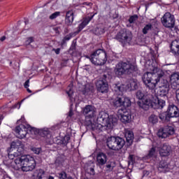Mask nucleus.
<instances>
[{
  "label": "nucleus",
  "mask_w": 179,
  "mask_h": 179,
  "mask_svg": "<svg viewBox=\"0 0 179 179\" xmlns=\"http://www.w3.org/2000/svg\"><path fill=\"white\" fill-rule=\"evenodd\" d=\"M106 145L110 150L118 152L125 146V140L120 136H110L106 140Z\"/></svg>",
  "instance_id": "6"
},
{
  "label": "nucleus",
  "mask_w": 179,
  "mask_h": 179,
  "mask_svg": "<svg viewBox=\"0 0 179 179\" xmlns=\"http://www.w3.org/2000/svg\"><path fill=\"white\" fill-rule=\"evenodd\" d=\"M59 178L60 179H66L68 178V175H66V172L62 171L59 173Z\"/></svg>",
  "instance_id": "47"
},
{
  "label": "nucleus",
  "mask_w": 179,
  "mask_h": 179,
  "mask_svg": "<svg viewBox=\"0 0 179 179\" xmlns=\"http://www.w3.org/2000/svg\"><path fill=\"white\" fill-rule=\"evenodd\" d=\"M150 105L152 107V108H155V109L159 108L160 110H162V108H163L164 106H166V101L162 99L157 98V99H155V101L152 102V100H150Z\"/></svg>",
  "instance_id": "20"
},
{
  "label": "nucleus",
  "mask_w": 179,
  "mask_h": 179,
  "mask_svg": "<svg viewBox=\"0 0 179 179\" xmlns=\"http://www.w3.org/2000/svg\"><path fill=\"white\" fill-rule=\"evenodd\" d=\"M170 153H171V146L168 143H164L159 148V155L162 157H166L167 156H170Z\"/></svg>",
  "instance_id": "19"
},
{
  "label": "nucleus",
  "mask_w": 179,
  "mask_h": 179,
  "mask_svg": "<svg viewBox=\"0 0 179 179\" xmlns=\"http://www.w3.org/2000/svg\"><path fill=\"white\" fill-rule=\"evenodd\" d=\"M139 86V83H138V80L131 79L129 81V87H130L131 90H136Z\"/></svg>",
  "instance_id": "29"
},
{
  "label": "nucleus",
  "mask_w": 179,
  "mask_h": 179,
  "mask_svg": "<svg viewBox=\"0 0 179 179\" xmlns=\"http://www.w3.org/2000/svg\"><path fill=\"white\" fill-rule=\"evenodd\" d=\"M32 150L34 153H36V155H39V153L41 152V148H33Z\"/></svg>",
  "instance_id": "49"
},
{
  "label": "nucleus",
  "mask_w": 179,
  "mask_h": 179,
  "mask_svg": "<svg viewBox=\"0 0 179 179\" xmlns=\"http://www.w3.org/2000/svg\"><path fill=\"white\" fill-rule=\"evenodd\" d=\"M107 76L100 78L96 83V89L99 93H107L108 92V83H107Z\"/></svg>",
  "instance_id": "13"
},
{
  "label": "nucleus",
  "mask_w": 179,
  "mask_h": 179,
  "mask_svg": "<svg viewBox=\"0 0 179 179\" xmlns=\"http://www.w3.org/2000/svg\"><path fill=\"white\" fill-rule=\"evenodd\" d=\"M65 23L71 26L73 23V11L69 10L66 13Z\"/></svg>",
  "instance_id": "26"
},
{
  "label": "nucleus",
  "mask_w": 179,
  "mask_h": 179,
  "mask_svg": "<svg viewBox=\"0 0 179 179\" xmlns=\"http://www.w3.org/2000/svg\"><path fill=\"white\" fill-rule=\"evenodd\" d=\"M145 67L147 68L148 71L154 72V73H155L157 75L159 81H160V78H163V76H164V75H165L164 71H163L162 69H159L157 67H155L152 64L151 65L145 64Z\"/></svg>",
  "instance_id": "18"
},
{
  "label": "nucleus",
  "mask_w": 179,
  "mask_h": 179,
  "mask_svg": "<svg viewBox=\"0 0 179 179\" xmlns=\"http://www.w3.org/2000/svg\"><path fill=\"white\" fill-rule=\"evenodd\" d=\"M153 29V25L152 24L148 23L145 25V27L142 29L143 34H148L149 31H150Z\"/></svg>",
  "instance_id": "34"
},
{
  "label": "nucleus",
  "mask_w": 179,
  "mask_h": 179,
  "mask_svg": "<svg viewBox=\"0 0 179 179\" xmlns=\"http://www.w3.org/2000/svg\"><path fill=\"white\" fill-rule=\"evenodd\" d=\"M170 82L171 87H173V89H176L178 86H179V73H172L170 77Z\"/></svg>",
  "instance_id": "22"
},
{
  "label": "nucleus",
  "mask_w": 179,
  "mask_h": 179,
  "mask_svg": "<svg viewBox=\"0 0 179 179\" xmlns=\"http://www.w3.org/2000/svg\"><path fill=\"white\" fill-rule=\"evenodd\" d=\"M12 149H17V152H15L13 156L14 157H17L23 153V150H24V144L22 143V141L15 140L11 143L10 148L8 149V152H10Z\"/></svg>",
  "instance_id": "11"
},
{
  "label": "nucleus",
  "mask_w": 179,
  "mask_h": 179,
  "mask_svg": "<svg viewBox=\"0 0 179 179\" xmlns=\"http://www.w3.org/2000/svg\"><path fill=\"white\" fill-rule=\"evenodd\" d=\"M136 20H138V15H132L129 19V22L131 24L135 23V22H136Z\"/></svg>",
  "instance_id": "44"
},
{
  "label": "nucleus",
  "mask_w": 179,
  "mask_h": 179,
  "mask_svg": "<svg viewBox=\"0 0 179 179\" xmlns=\"http://www.w3.org/2000/svg\"><path fill=\"white\" fill-rule=\"evenodd\" d=\"M72 38V35H66L63 40L62 41V45H64V44L66 43V41H69Z\"/></svg>",
  "instance_id": "43"
},
{
  "label": "nucleus",
  "mask_w": 179,
  "mask_h": 179,
  "mask_svg": "<svg viewBox=\"0 0 179 179\" xmlns=\"http://www.w3.org/2000/svg\"><path fill=\"white\" fill-rule=\"evenodd\" d=\"M114 107H129L131 106V100L124 96H117L113 101Z\"/></svg>",
  "instance_id": "14"
},
{
  "label": "nucleus",
  "mask_w": 179,
  "mask_h": 179,
  "mask_svg": "<svg viewBox=\"0 0 179 179\" xmlns=\"http://www.w3.org/2000/svg\"><path fill=\"white\" fill-rule=\"evenodd\" d=\"M35 174L38 179H42L45 177V171L43 169H38L36 171Z\"/></svg>",
  "instance_id": "35"
},
{
  "label": "nucleus",
  "mask_w": 179,
  "mask_h": 179,
  "mask_svg": "<svg viewBox=\"0 0 179 179\" xmlns=\"http://www.w3.org/2000/svg\"><path fill=\"white\" fill-rule=\"evenodd\" d=\"M92 32L94 34H96V36H101V34H104V27L98 26L92 30Z\"/></svg>",
  "instance_id": "30"
},
{
  "label": "nucleus",
  "mask_w": 179,
  "mask_h": 179,
  "mask_svg": "<svg viewBox=\"0 0 179 179\" xmlns=\"http://www.w3.org/2000/svg\"><path fill=\"white\" fill-rule=\"evenodd\" d=\"M161 22L166 29H173L176 26V18L170 13H166L161 18Z\"/></svg>",
  "instance_id": "8"
},
{
  "label": "nucleus",
  "mask_w": 179,
  "mask_h": 179,
  "mask_svg": "<svg viewBox=\"0 0 179 179\" xmlns=\"http://www.w3.org/2000/svg\"><path fill=\"white\" fill-rule=\"evenodd\" d=\"M48 179H54V177H52V176H49Z\"/></svg>",
  "instance_id": "60"
},
{
  "label": "nucleus",
  "mask_w": 179,
  "mask_h": 179,
  "mask_svg": "<svg viewBox=\"0 0 179 179\" xmlns=\"http://www.w3.org/2000/svg\"><path fill=\"white\" fill-rule=\"evenodd\" d=\"M59 162V157H58L57 159H56V163Z\"/></svg>",
  "instance_id": "59"
},
{
  "label": "nucleus",
  "mask_w": 179,
  "mask_h": 179,
  "mask_svg": "<svg viewBox=\"0 0 179 179\" xmlns=\"http://www.w3.org/2000/svg\"><path fill=\"white\" fill-rule=\"evenodd\" d=\"M58 16H61V12L56 11L49 16V19L50 20H54V19H57V17H58Z\"/></svg>",
  "instance_id": "40"
},
{
  "label": "nucleus",
  "mask_w": 179,
  "mask_h": 179,
  "mask_svg": "<svg viewBox=\"0 0 179 179\" xmlns=\"http://www.w3.org/2000/svg\"><path fill=\"white\" fill-rule=\"evenodd\" d=\"M61 28L59 27H55L52 28V29L55 31L57 34H59V29Z\"/></svg>",
  "instance_id": "50"
},
{
  "label": "nucleus",
  "mask_w": 179,
  "mask_h": 179,
  "mask_svg": "<svg viewBox=\"0 0 179 179\" xmlns=\"http://www.w3.org/2000/svg\"><path fill=\"white\" fill-rule=\"evenodd\" d=\"M108 157L107 155L104 152H99L96 155V164L97 166H104L107 163Z\"/></svg>",
  "instance_id": "21"
},
{
  "label": "nucleus",
  "mask_w": 179,
  "mask_h": 179,
  "mask_svg": "<svg viewBox=\"0 0 179 179\" xmlns=\"http://www.w3.org/2000/svg\"><path fill=\"white\" fill-rule=\"evenodd\" d=\"M98 128L100 131H104V129H113L114 125L117 124L118 120L114 116H109L108 113L101 111L97 118Z\"/></svg>",
  "instance_id": "1"
},
{
  "label": "nucleus",
  "mask_w": 179,
  "mask_h": 179,
  "mask_svg": "<svg viewBox=\"0 0 179 179\" xmlns=\"http://www.w3.org/2000/svg\"><path fill=\"white\" fill-rule=\"evenodd\" d=\"M149 122H150V124H152V125H155V124H157L158 121H159V118L157 117V115H151L149 117Z\"/></svg>",
  "instance_id": "37"
},
{
  "label": "nucleus",
  "mask_w": 179,
  "mask_h": 179,
  "mask_svg": "<svg viewBox=\"0 0 179 179\" xmlns=\"http://www.w3.org/2000/svg\"><path fill=\"white\" fill-rule=\"evenodd\" d=\"M91 171H94V169H93V168H91Z\"/></svg>",
  "instance_id": "62"
},
{
  "label": "nucleus",
  "mask_w": 179,
  "mask_h": 179,
  "mask_svg": "<svg viewBox=\"0 0 179 179\" xmlns=\"http://www.w3.org/2000/svg\"><path fill=\"white\" fill-rule=\"evenodd\" d=\"M114 72L117 76L132 75L138 72V67L129 62H120L116 64Z\"/></svg>",
  "instance_id": "2"
},
{
  "label": "nucleus",
  "mask_w": 179,
  "mask_h": 179,
  "mask_svg": "<svg viewBox=\"0 0 179 179\" xmlns=\"http://www.w3.org/2000/svg\"><path fill=\"white\" fill-rule=\"evenodd\" d=\"M24 23H25V24H29V20H26L24 21Z\"/></svg>",
  "instance_id": "57"
},
{
  "label": "nucleus",
  "mask_w": 179,
  "mask_h": 179,
  "mask_svg": "<svg viewBox=\"0 0 179 179\" xmlns=\"http://www.w3.org/2000/svg\"><path fill=\"white\" fill-rule=\"evenodd\" d=\"M52 51H55V54H57V55H59V52H61V48H53Z\"/></svg>",
  "instance_id": "51"
},
{
  "label": "nucleus",
  "mask_w": 179,
  "mask_h": 179,
  "mask_svg": "<svg viewBox=\"0 0 179 179\" xmlns=\"http://www.w3.org/2000/svg\"><path fill=\"white\" fill-rule=\"evenodd\" d=\"M150 1H153V0H150Z\"/></svg>",
  "instance_id": "63"
},
{
  "label": "nucleus",
  "mask_w": 179,
  "mask_h": 179,
  "mask_svg": "<svg viewBox=\"0 0 179 179\" xmlns=\"http://www.w3.org/2000/svg\"><path fill=\"white\" fill-rule=\"evenodd\" d=\"M72 115H73V110L71 109L69 113V117H72Z\"/></svg>",
  "instance_id": "53"
},
{
  "label": "nucleus",
  "mask_w": 179,
  "mask_h": 179,
  "mask_svg": "<svg viewBox=\"0 0 179 179\" xmlns=\"http://www.w3.org/2000/svg\"><path fill=\"white\" fill-rule=\"evenodd\" d=\"M158 94H159V96H160V97H166V96H167V94H169V88L160 87Z\"/></svg>",
  "instance_id": "33"
},
{
  "label": "nucleus",
  "mask_w": 179,
  "mask_h": 179,
  "mask_svg": "<svg viewBox=\"0 0 179 179\" xmlns=\"http://www.w3.org/2000/svg\"><path fill=\"white\" fill-rule=\"evenodd\" d=\"M85 58L90 59L94 65H104L107 62V53L106 51L99 49L94 52L91 56L86 55Z\"/></svg>",
  "instance_id": "4"
},
{
  "label": "nucleus",
  "mask_w": 179,
  "mask_h": 179,
  "mask_svg": "<svg viewBox=\"0 0 179 179\" xmlns=\"http://www.w3.org/2000/svg\"><path fill=\"white\" fill-rule=\"evenodd\" d=\"M118 117L120 118L121 122L124 124H128L131 122L132 120V115H131V112L127 110V109H119L117 111Z\"/></svg>",
  "instance_id": "12"
},
{
  "label": "nucleus",
  "mask_w": 179,
  "mask_h": 179,
  "mask_svg": "<svg viewBox=\"0 0 179 179\" xmlns=\"http://www.w3.org/2000/svg\"><path fill=\"white\" fill-rule=\"evenodd\" d=\"M96 13H94L92 15H89L85 17H83V22L78 25L77 31L74 32V34L76 36V34H79V33H80V31H82V30H83V29H85V27H86V26H87V24L90 23V21L92 20V19H93V17H94Z\"/></svg>",
  "instance_id": "15"
},
{
  "label": "nucleus",
  "mask_w": 179,
  "mask_h": 179,
  "mask_svg": "<svg viewBox=\"0 0 179 179\" xmlns=\"http://www.w3.org/2000/svg\"><path fill=\"white\" fill-rule=\"evenodd\" d=\"M159 120L162 121H166L169 122L170 121V116H169V113L164 112L159 115Z\"/></svg>",
  "instance_id": "36"
},
{
  "label": "nucleus",
  "mask_w": 179,
  "mask_h": 179,
  "mask_svg": "<svg viewBox=\"0 0 179 179\" xmlns=\"http://www.w3.org/2000/svg\"><path fill=\"white\" fill-rule=\"evenodd\" d=\"M156 156V147H152L148 152L146 157L147 159H150L152 157H155Z\"/></svg>",
  "instance_id": "38"
},
{
  "label": "nucleus",
  "mask_w": 179,
  "mask_h": 179,
  "mask_svg": "<svg viewBox=\"0 0 179 179\" xmlns=\"http://www.w3.org/2000/svg\"><path fill=\"white\" fill-rule=\"evenodd\" d=\"M69 141H71V137L69 135H66L62 139V145H66L69 143Z\"/></svg>",
  "instance_id": "41"
},
{
  "label": "nucleus",
  "mask_w": 179,
  "mask_h": 179,
  "mask_svg": "<svg viewBox=\"0 0 179 179\" xmlns=\"http://www.w3.org/2000/svg\"><path fill=\"white\" fill-rule=\"evenodd\" d=\"M75 47H76V46H75V44H74V45L73 44V45H71V50H75Z\"/></svg>",
  "instance_id": "56"
},
{
  "label": "nucleus",
  "mask_w": 179,
  "mask_h": 179,
  "mask_svg": "<svg viewBox=\"0 0 179 179\" xmlns=\"http://www.w3.org/2000/svg\"><path fill=\"white\" fill-rule=\"evenodd\" d=\"M136 97L138 99V100H141L137 102V104L140 108L145 110V111H148V110H149V106H150V99L144 98L145 94L141 90H138L136 92Z\"/></svg>",
  "instance_id": "9"
},
{
  "label": "nucleus",
  "mask_w": 179,
  "mask_h": 179,
  "mask_svg": "<svg viewBox=\"0 0 179 179\" xmlns=\"http://www.w3.org/2000/svg\"><path fill=\"white\" fill-rule=\"evenodd\" d=\"M15 163L22 171H32L36 169V160L30 155H24L15 159Z\"/></svg>",
  "instance_id": "3"
},
{
  "label": "nucleus",
  "mask_w": 179,
  "mask_h": 179,
  "mask_svg": "<svg viewBox=\"0 0 179 179\" xmlns=\"http://www.w3.org/2000/svg\"><path fill=\"white\" fill-rule=\"evenodd\" d=\"M15 134L17 138L19 139L26 138V136L27 135V127H26L24 124H20L15 127Z\"/></svg>",
  "instance_id": "16"
},
{
  "label": "nucleus",
  "mask_w": 179,
  "mask_h": 179,
  "mask_svg": "<svg viewBox=\"0 0 179 179\" xmlns=\"http://www.w3.org/2000/svg\"><path fill=\"white\" fill-rule=\"evenodd\" d=\"M114 92H115L116 94L121 96L123 92H125V85L117 84L114 86Z\"/></svg>",
  "instance_id": "28"
},
{
  "label": "nucleus",
  "mask_w": 179,
  "mask_h": 179,
  "mask_svg": "<svg viewBox=\"0 0 179 179\" xmlns=\"http://www.w3.org/2000/svg\"><path fill=\"white\" fill-rule=\"evenodd\" d=\"M142 79L145 86H147V87L150 89L151 90H155V89H156L157 83L160 82L159 80V77H157V74L151 71L144 73Z\"/></svg>",
  "instance_id": "5"
},
{
  "label": "nucleus",
  "mask_w": 179,
  "mask_h": 179,
  "mask_svg": "<svg viewBox=\"0 0 179 179\" xmlns=\"http://www.w3.org/2000/svg\"><path fill=\"white\" fill-rule=\"evenodd\" d=\"M66 94H68L69 97H72V94H73V90L71 86L67 87Z\"/></svg>",
  "instance_id": "46"
},
{
  "label": "nucleus",
  "mask_w": 179,
  "mask_h": 179,
  "mask_svg": "<svg viewBox=\"0 0 179 179\" xmlns=\"http://www.w3.org/2000/svg\"><path fill=\"white\" fill-rule=\"evenodd\" d=\"M176 129L173 126H165L162 128H160L157 131V136L161 138V139H166L171 135H174Z\"/></svg>",
  "instance_id": "10"
},
{
  "label": "nucleus",
  "mask_w": 179,
  "mask_h": 179,
  "mask_svg": "<svg viewBox=\"0 0 179 179\" xmlns=\"http://www.w3.org/2000/svg\"><path fill=\"white\" fill-rule=\"evenodd\" d=\"M115 39L117 40L123 47H125L127 44H129V43L132 41V32L129 30L122 29L116 34Z\"/></svg>",
  "instance_id": "7"
},
{
  "label": "nucleus",
  "mask_w": 179,
  "mask_h": 179,
  "mask_svg": "<svg viewBox=\"0 0 179 179\" xmlns=\"http://www.w3.org/2000/svg\"><path fill=\"white\" fill-rule=\"evenodd\" d=\"M38 134H39V135L43 138H48V139L51 138V131H50V129L46 128L38 130Z\"/></svg>",
  "instance_id": "27"
},
{
  "label": "nucleus",
  "mask_w": 179,
  "mask_h": 179,
  "mask_svg": "<svg viewBox=\"0 0 179 179\" xmlns=\"http://www.w3.org/2000/svg\"><path fill=\"white\" fill-rule=\"evenodd\" d=\"M83 5H87V6H92L93 5V3L85 2V3H83Z\"/></svg>",
  "instance_id": "54"
},
{
  "label": "nucleus",
  "mask_w": 179,
  "mask_h": 179,
  "mask_svg": "<svg viewBox=\"0 0 179 179\" xmlns=\"http://www.w3.org/2000/svg\"><path fill=\"white\" fill-rule=\"evenodd\" d=\"M171 51L173 55H179V39L172 41Z\"/></svg>",
  "instance_id": "25"
},
{
  "label": "nucleus",
  "mask_w": 179,
  "mask_h": 179,
  "mask_svg": "<svg viewBox=\"0 0 179 179\" xmlns=\"http://www.w3.org/2000/svg\"><path fill=\"white\" fill-rule=\"evenodd\" d=\"M29 83H30V80H27L24 84V87H25V89H28L29 87Z\"/></svg>",
  "instance_id": "52"
},
{
  "label": "nucleus",
  "mask_w": 179,
  "mask_h": 179,
  "mask_svg": "<svg viewBox=\"0 0 179 179\" xmlns=\"http://www.w3.org/2000/svg\"><path fill=\"white\" fill-rule=\"evenodd\" d=\"M5 40H6V36H3L1 38H0V41H5Z\"/></svg>",
  "instance_id": "55"
},
{
  "label": "nucleus",
  "mask_w": 179,
  "mask_h": 179,
  "mask_svg": "<svg viewBox=\"0 0 179 179\" xmlns=\"http://www.w3.org/2000/svg\"><path fill=\"white\" fill-rule=\"evenodd\" d=\"M85 124L89 129H92V131H100V129L99 128V123L92 122V120H90V117H86Z\"/></svg>",
  "instance_id": "24"
},
{
  "label": "nucleus",
  "mask_w": 179,
  "mask_h": 179,
  "mask_svg": "<svg viewBox=\"0 0 179 179\" xmlns=\"http://www.w3.org/2000/svg\"><path fill=\"white\" fill-rule=\"evenodd\" d=\"M27 92H28V93H31V90H30V89L27 88Z\"/></svg>",
  "instance_id": "58"
},
{
  "label": "nucleus",
  "mask_w": 179,
  "mask_h": 179,
  "mask_svg": "<svg viewBox=\"0 0 179 179\" xmlns=\"http://www.w3.org/2000/svg\"><path fill=\"white\" fill-rule=\"evenodd\" d=\"M129 159V164H134L135 163V155H130L128 157Z\"/></svg>",
  "instance_id": "45"
},
{
  "label": "nucleus",
  "mask_w": 179,
  "mask_h": 179,
  "mask_svg": "<svg viewBox=\"0 0 179 179\" xmlns=\"http://www.w3.org/2000/svg\"><path fill=\"white\" fill-rule=\"evenodd\" d=\"M33 41H34V38L33 37H29L26 41V43L28 44V45L31 44V43H33Z\"/></svg>",
  "instance_id": "48"
},
{
  "label": "nucleus",
  "mask_w": 179,
  "mask_h": 179,
  "mask_svg": "<svg viewBox=\"0 0 179 179\" xmlns=\"http://www.w3.org/2000/svg\"><path fill=\"white\" fill-rule=\"evenodd\" d=\"M168 115L171 118H174V117H179L178 108L175 105H170L168 108Z\"/></svg>",
  "instance_id": "23"
},
{
  "label": "nucleus",
  "mask_w": 179,
  "mask_h": 179,
  "mask_svg": "<svg viewBox=\"0 0 179 179\" xmlns=\"http://www.w3.org/2000/svg\"><path fill=\"white\" fill-rule=\"evenodd\" d=\"M160 87H166L169 88L170 87V83H169V81L167 80H162L161 81V85Z\"/></svg>",
  "instance_id": "42"
},
{
  "label": "nucleus",
  "mask_w": 179,
  "mask_h": 179,
  "mask_svg": "<svg viewBox=\"0 0 179 179\" xmlns=\"http://www.w3.org/2000/svg\"><path fill=\"white\" fill-rule=\"evenodd\" d=\"M169 169V164L164 161H161L159 162L158 170L159 171H166Z\"/></svg>",
  "instance_id": "32"
},
{
  "label": "nucleus",
  "mask_w": 179,
  "mask_h": 179,
  "mask_svg": "<svg viewBox=\"0 0 179 179\" xmlns=\"http://www.w3.org/2000/svg\"><path fill=\"white\" fill-rule=\"evenodd\" d=\"M83 113L88 118H93L96 115V108L92 105H87L83 108Z\"/></svg>",
  "instance_id": "17"
},
{
  "label": "nucleus",
  "mask_w": 179,
  "mask_h": 179,
  "mask_svg": "<svg viewBox=\"0 0 179 179\" xmlns=\"http://www.w3.org/2000/svg\"><path fill=\"white\" fill-rule=\"evenodd\" d=\"M125 138L129 143H132V141H134V133L131 131H127Z\"/></svg>",
  "instance_id": "31"
},
{
  "label": "nucleus",
  "mask_w": 179,
  "mask_h": 179,
  "mask_svg": "<svg viewBox=\"0 0 179 179\" xmlns=\"http://www.w3.org/2000/svg\"><path fill=\"white\" fill-rule=\"evenodd\" d=\"M19 121H23V117H22L20 120H18V122Z\"/></svg>",
  "instance_id": "61"
},
{
  "label": "nucleus",
  "mask_w": 179,
  "mask_h": 179,
  "mask_svg": "<svg viewBox=\"0 0 179 179\" xmlns=\"http://www.w3.org/2000/svg\"><path fill=\"white\" fill-rule=\"evenodd\" d=\"M106 170L107 171H113L114 167H115V162H109L106 164Z\"/></svg>",
  "instance_id": "39"
}]
</instances>
